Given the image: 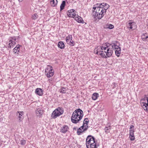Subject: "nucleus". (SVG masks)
Returning a JSON list of instances; mask_svg holds the SVG:
<instances>
[{
  "mask_svg": "<svg viewBox=\"0 0 148 148\" xmlns=\"http://www.w3.org/2000/svg\"><path fill=\"white\" fill-rule=\"evenodd\" d=\"M58 47L61 49H64V44L62 41L59 42L58 45Z\"/></svg>",
  "mask_w": 148,
  "mask_h": 148,
  "instance_id": "a211bd4d",
  "label": "nucleus"
},
{
  "mask_svg": "<svg viewBox=\"0 0 148 148\" xmlns=\"http://www.w3.org/2000/svg\"><path fill=\"white\" fill-rule=\"evenodd\" d=\"M142 38L143 40L144 41L148 40V36L147 34L146 33L143 34V35L142 36Z\"/></svg>",
  "mask_w": 148,
  "mask_h": 148,
  "instance_id": "f3484780",
  "label": "nucleus"
},
{
  "mask_svg": "<svg viewBox=\"0 0 148 148\" xmlns=\"http://www.w3.org/2000/svg\"><path fill=\"white\" fill-rule=\"evenodd\" d=\"M129 138L131 140H134L135 139V137L134 136V134H129Z\"/></svg>",
  "mask_w": 148,
  "mask_h": 148,
  "instance_id": "bb28decb",
  "label": "nucleus"
},
{
  "mask_svg": "<svg viewBox=\"0 0 148 148\" xmlns=\"http://www.w3.org/2000/svg\"><path fill=\"white\" fill-rule=\"evenodd\" d=\"M66 88L62 87L60 90V92L62 93H66Z\"/></svg>",
  "mask_w": 148,
  "mask_h": 148,
  "instance_id": "393cba45",
  "label": "nucleus"
},
{
  "mask_svg": "<svg viewBox=\"0 0 148 148\" xmlns=\"http://www.w3.org/2000/svg\"><path fill=\"white\" fill-rule=\"evenodd\" d=\"M58 3L57 0H51L50 1V4L52 6L55 7L56 6Z\"/></svg>",
  "mask_w": 148,
  "mask_h": 148,
  "instance_id": "dca6fc26",
  "label": "nucleus"
},
{
  "mask_svg": "<svg viewBox=\"0 0 148 148\" xmlns=\"http://www.w3.org/2000/svg\"><path fill=\"white\" fill-rule=\"evenodd\" d=\"M78 16L75 17V20L78 23H84V21L83 20L82 18Z\"/></svg>",
  "mask_w": 148,
  "mask_h": 148,
  "instance_id": "4468645a",
  "label": "nucleus"
},
{
  "mask_svg": "<svg viewBox=\"0 0 148 148\" xmlns=\"http://www.w3.org/2000/svg\"><path fill=\"white\" fill-rule=\"evenodd\" d=\"M98 4H97V6L93 7V9L94 10L92 11V15L94 18L96 17L99 19H101L103 17V16L106 14V10L109 7V5L106 3H101L99 5H102L103 6L105 7H102L101 6H98Z\"/></svg>",
  "mask_w": 148,
  "mask_h": 148,
  "instance_id": "f257e3e1",
  "label": "nucleus"
},
{
  "mask_svg": "<svg viewBox=\"0 0 148 148\" xmlns=\"http://www.w3.org/2000/svg\"><path fill=\"white\" fill-rule=\"evenodd\" d=\"M108 27H107V28H108L110 29H111L114 28V26L113 25L111 24H109L108 25H107Z\"/></svg>",
  "mask_w": 148,
  "mask_h": 148,
  "instance_id": "473e14b6",
  "label": "nucleus"
},
{
  "mask_svg": "<svg viewBox=\"0 0 148 148\" xmlns=\"http://www.w3.org/2000/svg\"><path fill=\"white\" fill-rule=\"evenodd\" d=\"M43 110L42 109L38 108L36 111V113L37 116L39 118H41L43 114Z\"/></svg>",
  "mask_w": 148,
  "mask_h": 148,
  "instance_id": "9d476101",
  "label": "nucleus"
},
{
  "mask_svg": "<svg viewBox=\"0 0 148 148\" xmlns=\"http://www.w3.org/2000/svg\"><path fill=\"white\" fill-rule=\"evenodd\" d=\"M26 143V141L24 139H22L20 141V144L22 145H24Z\"/></svg>",
  "mask_w": 148,
  "mask_h": 148,
  "instance_id": "72a5a7b5",
  "label": "nucleus"
},
{
  "mask_svg": "<svg viewBox=\"0 0 148 148\" xmlns=\"http://www.w3.org/2000/svg\"><path fill=\"white\" fill-rule=\"evenodd\" d=\"M16 37L15 36L13 37H10L9 38V40H12V41H14V42H15L16 40Z\"/></svg>",
  "mask_w": 148,
  "mask_h": 148,
  "instance_id": "2f4dec72",
  "label": "nucleus"
},
{
  "mask_svg": "<svg viewBox=\"0 0 148 148\" xmlns=\"http://www.w3.org/2000/svg\"><path fill=\"white\" fill-rule=\"evenodd\" d=\"M121 52V49H119L116 50L115 51V53L116 56L117 55L120 54Z\"/></svg>",
  "mask_w": 148,
  "mask_h": 148,
  "instance_id": "7c9ffc66",
  "label": "nucleus"
},
{
  "mask_svg": "<svg viewBox=\"0 0 148 148\" xmlns=\"http://www.w3.org/2000/svg\"><path fill=\"white\" fill-rule=\"evenodd\" d=\"M74 45H75V42H74V41L73 40H71L70 41V45H71V46H73Z\"/></svg>",
  "mask_w": 148,
  "mask_h": 148,
  "instance_id": "c9c22d12",
  "label": "nucleus"
},
{
  "mask_svg": "<svg viewBox=\"0 0 148 148\" xmlns=\"http://www.w3.org/2000/svg\"><path fill=\"white\" fill-rule=\"evenodd\" d=\"M17 112L18 113H19V118H20L19 120L21 121V118H21V116H22V114H23L24 112L23 111L20 112H19V111H18Z\"/></svg>",
  "mask_w": 148,
  "mask_h": 148,
  "instance_id": "c756f323",
  "label": "nucleus"
},
{
  "mask_svg": "<svg viewBox=\"0 0 148 148\" xmlns=\"http://www.w3.org/2000/svg\"><path fill=\"white\" fill-rule=\"evenodd\" d=\"M64 112V111L63 108L59 107L53 111L51 114V117L53 119H56L62 114Z\"/></svg>",
  "mask_w": 148,
  "mask_h": 148,
  "instance_id": "0eeeda50",
  "label": "nucleus"
},
{
  "mask_svg": "<svg viewBox=\"0 0 148 148\" xmlns=\"http://www.w3.org/2000/svg\"><path fill=\"white\" fill-rule=\"evenodd\" d=\"M66 42L67 43L69 44V45H70V41L71 40H69V39H66Z\"/></svg>",
  "mask_w": 148,
  "mask_h": 148,
  "instance_id": "e433bc0d",
  "label": "nucleus"
},
{
  "mask_svg": "<svg viewBox=\"0 0 148 148\" xmlns=\"http://www.w3.org/2000/svg\"><path fill=\"white\" fill-rule=\"evenodd\" d=\"M111 129V128L110 126H109L106 127L104 129L105 132L106 133V134H108V133L110 132Z\"/></svg>",
  "mask_w": 148,
  "mask_h": 148,
  "instance_id": "5701e85b",
  "label": "nucleus"
},
{
  "mask_svg": "<svg viewBox=\"0 0 148 148\" xmlns=\"http://www.w3.org/2000/svg\"><path fill=\"white\" fill-rule=\"evenodd\" d=\"M99 96V94L97 93H94L92 96V99L93 100H95L97 99Z\"/></svg>",
  "mask_w": 148,
  "mask_h": 148,
  "instance_id": "aec40b11",
  "label": "nucleus"
},
{
  "mask_svg": "<svg viewBox=\"0 0 148 148\" xmlns=\"http://www.w3.org/2000/svg\"><path fill=\"white\" fill-rule=\"evenodd\" d=\"M89 121L87 118H85L83 121V125L77 130V134L78 135H81L83 132L86 131L88 128V123Z\"/></svg>",
  "mask_w": 148,
  "mask_h": 148,
  "instance_id": "20e7f679",
  "label": "nucleus"
},
{
  "mask_svg": "<svg viewBox=\"0 0 148 148\" xmlns=\"http://www.w3.org/2000/svg\"><path fill=\"white\" fill-rule=\"evenodd\" d=\"M69 127L68 126L64 125L62 127H61L60 129V132L61 133L65 134L69 131Z\"/></svg>",
  "mask_w": 148,
  "mask_h": 148,
  "instance_id": "9b49d317",
  "label": "nucleus"
},
{
  "mask_svg": "<svg viewBox=\"0 0 148 148\" xmlns=\"http://www.w3.org/2000/svg\"><path fill=\"white\" fill-rule=\"evenodd\" d=\"M134 126L133 125H131L130 128V134H134Z\"/></svg>",
  "mask_w": 148,
  "mask_h": 148,
  "instance_id": "4be33fe9",
  "label": "nucleus"
},
{
  "mask_svg": "<svg viewBox=\"0 0 148 148\" xmlns=\"http://www.w3.org/2000/svg\"><path fill=\"white\" fill-rule=\"evenodd\" d=\"M113 43L110 44L108 42H106L103 44L102 46H101V49L102 50H106V48L110 49H113Z\"/></svg>",
  "mask_w": 148,
  "mask_h": 148,
  "instance_id": "1a4fd4ad",
  "label": "nucleus"
},
{
  "mask_svg": "<svg viewBox=\"0 0 148 148\" xmlns=\"http://www.w3.org/2000/svg\"><path fill=\"white\" fill-rule=\"evenodd\" d=\"M103 58H106L108 57H110V56H101Z\"/></svg>",
  "mask_w": 148,
  "mask_h": 148,
  "instance_id": "4c0bfd02",
  "label": "nucleus"
},
{
  "mask_svg": "<svg viewBox=\"0 0 148 148\" xmlns=\"http://www.w3.org/2000/svg\"><path fill=\"white\" fill-rule=\"evenodd\" d=\"M117 42L116 41L114 43H113V49H114L118 50L119 49H120V48L119 47V46L117 45L116 43H117Z\"/></svg>",
  "mask_w": 148,
  "mask_h": 148,
  "instance_id": "b1692460",
  "label": "nucleus"
},
{
  "mask_svg": "<svg viewBox=\"0 0 148 148\" xmlns=\"http://www.w3.org/2000/svg\"><path fill=\"white\" fill-rule=\"evenodd\" d=\"M76 11L73 9H72L69 10H68L67 11V14H73V13H76Z\"/></svg>",
  "mask_w": 148,
  "mask_h": 148,
  "instance_id": "cd10ccee",
  "label": "nucleus"
},
{
  "mask_svg": "<svg viewBox=\"0 0 148 148\" xmlns=\"http://www.w3.org/2000/svg\"><path fill=\"white\" fill-rule=\"evenodd\" d=\"M38 17L37 14L35 13L32 15V18L33 20H36L38 18Z\"/></svg>",
  "mask_w": 148,
  "mask_h": 148,
  "instance_id": "a878e982",
  "label": "nucleus"
},
{
  "mask_svg": "<svg viewBox=\"0 0 148 148\" xmlns=\"http://www.w3.org/2000/svg\"><path fill=\"white\" fill-rule=\"evenodd\" d=\"M19 2H21L23 0H18Z\"/></svg>",
  "mask_w": 148,
  "mask_h": 148,
  "instance_id": "58836bf2",
  "label": "nucleus"
},
{
  "mask_svg": "<svg viewBox=\"0 0 148 148\" xmlns=\"http://www.w3.org/2000/svg\"><path fill=\"white\" fill-rule=\"evenodd\" d=\"M20 49V45H18L13 49V52L15 53H16L17 51H19Z\"/></svg>",
  "mask_w": 148,
  "mask_h": 148,
  "instance_id": "412c9836",
  "label": "nucleus"
},
{
  "mask_svg": "<svg viewBox=\"0 0 148 148\" xmlns=\"http://www.w3.org/2000/svg\"><path fill=\"white\" fill-rule=\"evenodd\" d=\"M46 76L48 77H50L54 75V70L53 69L52 67L48 65L45 70Z\"/></svg>",
  "mask_w": 148,
  "mask_h": 148,
  "instance_id": "6e6552de",
  "label": "nucleus"
},
{
  "mask_svg": "<svg viewBox=\"0 0 148 148\" xmlns=\"http://www.w3.org/2000/svg\"><path fill=\"white\" fill-rule=\"evenodd\" d=\"M128 28L131 29H134L136 28V23L135 22H130L127 25Z\"/></svg>",
  "mask_w": 148,
  "mask_h": 148,
  "instance_id": "f8f14e48",
  "label": "nucleus"
},
{
  "mask_svg": "<svg viewBox=\"0 0 148 148\" xmlns=\"http://www.w3.org/2000/svg\"><path fill=\"white\" fill-rule=\"evenodd\" d=\"M9 40L10 42L9 44L8 47L9 48H13L16 42L12 41V40Z\"/></svg>",
  "mask_w": 148,
  "mask_h": 148,
  "instance_id": "2eb2a0df",
  "label": "nucleus"
},
{
  "mask_svg": "<svg viewBox=\"0 0 148 148\" xmlns=\"http://www.w3.org/2000/svg\"><path fill=\"white\" fill-rule=\"evenodd\" d=\"M72 37L71 35H69L68 36L66 37V40L69 39V40H72Z\"/></svg>",
  "mask_w": 148,
  "mask_h": 148,
  "instance_id": "f704fd0d",
  "label": "nucleus"
},
{
  "mask_svg": "<svg viewBox=\"0 0 148 148\" xmlns=\"http://www.w3.org/2000/svg\"><path fill=\"white\" fill-rule=\"evenodd\" d=\"M66 5V2L65 1H63L60 6V11H62Z\"/></svg>",
  "mask_w": 148,
  "mask_h": 148,
  "instance_id": "6ab92c4d",
  "label": "nucleus"
},
{
  "mask_svg": "<svg viewBox=\"0 0 148 148\" xmlns=\"http://www.w3.org/2000/svg\"><path fill=\"white\" fill-rule=\"evenodd\" d=\"M86 144L87 148H97L95 138L91 135H88L87 137Z\"/></svg>",
  "mask_w": 148,
  "mask_h": 148,
  "instance_id": "7ed1b4c3",
  "label": "nucleus"
},
{
  "mask_svg": "<svg viewBox=\"0 0 148 148\" xmlns=\"http://www.w3.org/2000/svg\"><path fill=\"white\" fill-rule=\"evenodd\" d=\"M84 114L83 111L80 108L75 110L71 117V121L73 123H77L82 118Z\"/></svg>",
  "mask_w": 148,
  "mask_h": 148,
  "instance_id": "f03ea898",
  "label": "nucleus"
},
{
  "mask_svg": "<svg viewBox=\"0 0 148 148\" xmlns=\"http://www.w3.org/2000/svg\"><path fill=\"white\" fill-rule=\"evenodd\" d=\"M68 16L69 17H72L73 18H75L76 14L75 13H73V14H67Z\"/></svg>",
  "mask_w": 148,
  "mask_h": 148,
  "instance_id": "c85d7f7f",
  "label": "nucleus"
},
{
  "mask_svg": "<svg viewBox=\"0 0 148 148\" xmlns=\"http://www.w3.org/2000/svg\"><path fill=\"white\" fill-rule=\"evenodd\" d=\"M103 50H102L100 51V50L99 49H94V52L96 54L98 55H100V56H112L113 53V51L112 49H108L107 51H103Z\"/></svg>",
  "mask_w": 148,
  "mask_h": 148,
  "instance_id": "39448f33",
  "label": "nucleus"
},
{
  "mask_svg": "<svg viewBox=\"0 0 148 148\" xmlns=\"http://www.w3.org/2000/svg\"><path fill=\"white\" fill-rule=\"evenodd\" d=\"M43 91L40 88H38L35 90V93L39 96H42L43 94Z\"/></svg>",
  "mask_w": 148,
  "mask_h": 148,
  "instance_id": "ddd939ff",
  "label": "nucleus"
},
{
  "mask_svg": "<svg viewBox=\"0 0 148 148\" xmlns=\"http://www.w3.org/2000/svg\"><path fill=\"white\" fill-rule=\"evenodd\" d=\"M141 105L145 111H148V95H145L144 98L140 100Z\"/></svg>",
  "mask_w": 148,
  "mask_h": 148,
  "instance_id": "423d86ee",
  "label": "nucleus"
},
{
  "mask_svg": "<svg viewBox=\"0 0 148 148\" xmlns=\"http://www.w3.org/2000/svg\"><path fill=\"white\" fill-rule=\"evenodd\" d=\"M73 129H75V128H73Z\"/></svg>",
  "mask_w": 148,
  "mask_h": 148,
  "instance_id": "ea45409f",
  "label": "nucleus"
}]
</instances>
